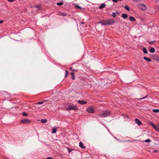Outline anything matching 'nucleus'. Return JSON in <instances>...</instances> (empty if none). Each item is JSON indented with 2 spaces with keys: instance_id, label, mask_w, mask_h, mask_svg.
Returning <instances> with one entry per match:
<instances>
[{
  "instance_id": "37",
  "label": "nucleus",
  "mask_w": 159,
  "mask_h": 159,
  "mask_svg": "<svg viewBox=\"0 0 159 159\" xmlns=\"http://www.w3.org/2000/svg\"><path fill=\"white\" fill-rule=\"evenodd\" d=\"M4 158L5 159H10L8 157H7V156L5 157Z\"/></svg>"
},
{
  "instance_id": "28",
  "label": "nucleus",
  "mask_w": 159,
  "mask_h": 159,
  "mask_svg": "<svg viewBox=\"0 0 159 159\" xmlns=\"http://www.w3.org/2000/svg\"><path fill=\"white\" fill-rule=\"evenodd\" d=\"M22 115L24 116H26L28 115V114L25 112H23Z\"/></svg>"
},
{
  "instance_id": "26",
  "label": "nucleus",
  "mask_w": 159,
  "mask_h": 159,
  "mask_svg": "<svg viewBox=\"0 0 159 159\" xmlns=\"http://www.w3.org/2000/svg\"><path fill=\"white\" fill-rule=\"evenodd\" d=\"M66 74L65 75V77H66L69 74V72L67 70H65Z\"/></svg>"
},
{
  "instance_id": "36",
  "label": "nucleus",
  "mask_w": 159,
  "mask_h": 159,
  "mask_svg": "<svg viewBox=\"0 0 159 159\" xmlns=\"http://www.w3.org/2000/svg\"><path fill=\"white\" fill-rule=\"evenodd\" d=\"M116 14H117L118 15H120V13L118 11H116Z\"/></svg>"
},
{
  "instance_id": "46",
  "label": "nucleus",
  "mask_w": 159,
  "mask_h": 159,
  "mask_svg": "<svg viewBox=\"0 0 159 159\" xmlns=\"http://www.w3.org/2000/svg\"><path fill=\"white\" fill-rule=\"evenodd\" d=\"M158 126L159 127V124H158Z\"/></svg>"
},
{
  "instance_id": "15",
  "label": "nucleus",
  "mask_w": 159,
  "mask_h": 159,
  "mask_svg": "<svg viewBox=\"0 0 159 159\" xmlns=\"http://www.w3.org/2000/svg\"><path fill=\"white\" fill-rule=\"evenodd\" d=\"M41 122L42 123H46L47 122V120L46 119H42L41 120Z\"/></svg>"
},
{
  "instance_id": "7",
  "label": "nucleus",
  "mask_w": 159,
  "mask_h": 159,
  "mask_svg": "<svg viewBox=\"0 0 159 159\" xmlns=\"http://www.w3.org/2000/svg\"><path fill=\"white\" fill-rule=\"evenodd\" d=\"M135 122L139 126H140L142 124L141 122L138 119L136 118L135 120Z\"/></svg>"
},
{
  "instance_id": "45",
  "label": "nucleus",
  "mask_w": 159,
  "mask_h": 159,
  "mask_svg": "<svg viewBox=\"0 0 159 159\" xmlns=\"http://www.w3.org/2000/svg\"><path fill=\"white\" fill-rule=\"evenodd\" d=\"M75 71V70H73V71Z\"/></svg>"
},
{
  "instance_id": "5",
  "label": "nucleus",
  "mask_w": 159,
  "mask_h": 159,
  "mask_svg": "<svg viewBox=\"0 0 159 159\" xmlns=\"http://www.w3.org/2000/svg\"><path fill=\"white\" fill-rule=\"evenodd\" d=\"M138 7L140 9H141L143 10H145L146 9V6L143 4H139Z\"/></svg>"
},
{
  "instance_id": "6",
  "label": "nucleus",
  "mask_w": 159,
  "mask_h": 159,
  "mask_svg": "<svg viewBox=\"0 0 159 159\" xmlns=\"http://www.w3.org/2000/svg\"><path fill=\"white\" fill-rule=\"evenodd\" d=\"M30 120L27 119H23L21 120V123L23 124H27L30 123Z\"/></svg>"
},
{
  "instance_id": "25",
  "label": "nucleus",
  "mask_w": 159,
  "mask_h": 159,
  "mask_svg": "<svg viewBox=\"0 0 159 159\" xmlns=\"http://www.w3.org/2000/svg\"><path fill=\"white\" fill-rule=\"evenodd\" d=\"M124 8H125V9H126V10H127V11H129L130 10V9H129V7H128V6H125L124 7Z\"/></svg>"
},
{
  "instance_id": "42",
  "label": "nucleus",
  "mask_w": 159,
  "mask_h": 159,
  "mask_svg": "<svg viewBox=\"0 0 159 159\" xmlns=\"http://www.w3.org/2000/svg\"><path fill=\"white\" fill-rule=\"evenodd\" d=\"M153 43V42H149V43L150 44Z\"/></svg>"
},
{
  "instance_id": "11",
  "label": "nucleus",
  "mask_w": 159,
  "mask_h": 159,
  "mask_svg": "<svg viewBox=\"0 0 159 159\" xmlns=\"http://www.w3.org/2000/svg\"><path fill=\"white\" fill-rule=\"evenodd\" d=\"M46 101H47V100H44L43 101H42L39 102H38L36 103V104H38V105L42 104L43 103H44Z\"/></svg>"
},
{
  "instance_id": "19",
  "label": "nucleus",
  "mask_w": 159,
  "mask_h": 159,
  "mask_svg": "<svg viewBox=\"0 0 159 159\" xmlns=\"http://www.w3.org/2000/svg\"><path fill=\"white\" fill-rule=\"evenodd\" d=\"M143 52L146 54L148 53V51L147 49L145 48H144L143 49Z\"/></svg>"
},
{
  "instance_id": "2",
  "label": "nucleus",
  "mask_w": 159,
  "mask_h": 159,
  "mask_svg": "<svg viewBox=\"0 0 159 159\" xmlns=\"http://www.w3.org/2000/svg\"><path fill=\"white\" fill-rule=\"evenodd\" d=\"M66 106L68 107L66 108V110L67 111L71 110L77 111L78 109V108L76 106L73 104L71 105L70 103H67Z\"/></svg>"
},
{
  "instance_id": "35",
  "label": "nucleus",
  "mask_w": 159,
  "mask_h": 159,
  "mask_svg": "<svg viewBox=\"0 0 159 159\" xmlns=\"http://www.w3.org/2000/svg\"><path fill=\"white\" fill-rule=\"evenodd\" d=\"M75 7H77V8H80V9L81 8V7H80V6H78V5H76Z\"/></svg>"
},
{
  "instance_id": "12",
  "label": "nucleus",
  "mask_w": 159,
  "mask_h": 159,
  "mask_svg": "<svg viewBox=\"0 0 159 159\" xmlns=\"http://www.w3.org/2000/svg\"><path fill=\"white\" fill-rule=\"evenodd\" d=\"M121 17L124 19H126L128 17V15L126 14H122Z\"/></svg>"
},
{
  "instance_id": "31",
  "label": "nucleus",
  "mask_w": 159,
  "mask_h": 159,
  "mask_svg": "<svg viewBox=\"0 0 159 159\" xmlns=\"http://www.w3.org/2000/svg\"><path fill=\"white\" fill-rule=\"evenodd\" d=\"M112 16L114 17H115L116 16V13H114V12H113L112 13Z\"/></svg>"
},
{
  "instance_id": "33",
  "label": "nucleus",
  "mask_w": 159,
  "mask_h": 159,
  "mask_svg": "<svg viewBox=\"0 0 159 159\" xmlns=\"http://www.w3.org/2000/svg\"><path fill=\"white\" fill-rule=\"evenodd\" d=\"M155 129V130L156 131H158V132H159V129L158 127H157V128H156V129Z\"/></svg>"
},
{
  "instance_id": "29",
  "label": "nucleus",
  "mask_w": 159,
  "mask_h": 159,
  "mask_svg": "<svg viewBox=\"0 0 159 159\" xmlns=\"http://www.w3.org/2000/svg\"><path fill=\"white\" fill-rule=\"evenodd\" d=\"M63 5V3L62 2H58L57 3V5L58 6L62 5Z\"/></svg>"
},
{
  "instance_id": "43",
  "label": "nucleus",
  "mask_w": 159,
  "mask_h": 159,
  "mask_svg": "<svg viewBox=\"0 0 159 159\" xmlns=\"http://www.w3.org/2000/svg\"><path fill=\"white\" fill-rule=\"evenodd\" d=\"M157 126L155 128H154V129H156V128H157Z\"/></svg>"
},
{
  "instance_id": "40",
  "label": "nucleus",
  "mask_w": 159,
  "mask_h": 159,
  "mask_svg": "<svg viewBox=\"0 0 159 159\" xmlns=\"http://www.w3.org/2000/svg\"><path fill=\"white\" fill-rule=\"evenodd\" d=\"M3 22V21L2 20H0V24L2 23Z\"/></svg>"
},
{
  "instance_id": "38",
  "label": "nucleus",
  "mask_w": 159,
  "mask_h": 159,
  "mask_svg": "<svg viewBox=\"0 0 159 159\" xmlns=\"http://www.w3.org/2000/svg\"><path fill=\"white\" fill-rule=\"evenodd\" d=\"M112 1L115 2H117V0H112Z\"/></svg>"
},
{
  "instance_id": "9",
  "label": "nucleus",
  "mask_w": 159,
  "mask_h": 159,
  "mask_svg": "<svg viewBox=\"0 0 159 159\" xmlns=\"http://www.w3.org/2000/svg\"><path fill=\"white\" fill-rule=\"evenodd\" d=\"M79 146L82 148L84 149L86 147L84 145L83 143L82 142H80L79 143Z\"/></svg>"
},
{
  "instance_id": "44",
  "label": "nucleus",
  "mask_w": 159,
  "mask_h": 159,
  "mask_svg": "<svg viewBox=\"0 0 159 159\" xmlns=\"http://www.w3.org/2000/svg\"><path fill=\"white\" fill-rule=\"evenodd\" d=\"M157 1H159V0H156Z\"/></svg>"
},
{
  "instance_id": "14",
  "label": "nucleus",
  "mask_w": 159,
  "mask_h": 159,
  "mask_svg": "<svg viewBox=\"0 0 159 159\" xmlns=\"http://www.w3.org/2000/svg\"><path fill=\"white\" fill-rule=\"evenodd\" d=\"M57 131V129L56 127H54L52 129V133H55Z\"/></svg>"
},
{
  "instance_id": "17",
  "label": "nucleus",
  "mask_w": 159,
  "mask_h": 159,
  "mask_svg": "<svg viewBox=\"0 0 159 159\" xmlns=\"http://www.w3.org/2000/svg\"><path fill=\"white\" fill-rule=\"evenodd\" d=\"M71 79L74 80L75 79L74 73L72 72L71 73Z\"/></svg>"
},
{
  "instance_id": "1",
  "label": "nucleus",
  "mask_w": 159,
  "mask_h": 159,
  "mask_svg": "<svg viewBox=\"0 0 159 159\" xmlns=\"http://www.w3.org/2000/svg\"><path fill=\"white\" fill-rule=\"evenodd\" d=\"M115 22L114 20L110 19H104L99 22V23L102 25H111L113 24Z\"/></svg>"
},
{
  "instance_id": "34",
  "label": "nucleus",
  "mask_w": 159,
  "mask_h": 159,
  "mask_svg": "<svg viewBox=\"0 0 159 159\" xmlns=\"http://www.w3.org/2000/svg\"><path fill=\"white\" fill-rule=\"evenodd\" d=\"M44 159H53V158L51 157H47L46 158Z\"/></svg>"
},
{
  "instance_id": "23",
  "label": "nucleus",
  "mask_w": 159,
  "mask_h": 159,
  "mask_svg": "<svg viewBox=\"0 0 159 159\" xmlns=\"http://www.w3.org/2000/svg\"><path fill=\"white\" fill-rule=\"evenodd\" d=\"M148 95H146V96H145L144 97H143V98H142L138 99V100L143 99H145V98H147L148 97Z\"/></svg>"
},
{
  "instance_id": "39",
  "label": "nucleus",
  "mask_w": 159,
  "mask_h": 159,
  "mask_svg": "<svg viewBox=\"0 0 159 159\" xmlns=\"http://www.w3.org/2000/svg\"><path fill=\"white\" fill-rule=\"evenodd\" d=\"M69 69L71 70H72V71H73V70L72 69V68L71 67H70V68H69Z\"/></svg>"
},
{
  "instance_id": "16",
  "label": "nucleus",
  "mask_w": 159,
  "mask_h": 159,
  "mask_svg": "<svg viewBox=\"0 0 159 159\" xmlns=\"http://www.w3.org/2000/svg\"><path fill=\"white\" fill-rule=\"evenodd\" d=\"M105 7V4H102L99 7L100 9H102Z\"/></svg>"
},
{
  "instance_id": "24",
  "label": "nucleus",
  "mask_w": 159,
  "mask_h": 159,
  "mask_svg": "<svg viewBox=\"0 0 159 159\" xmlns=\"http://www.w3.org/2000/svg\"><path fill=\"white\" fill-rule=\"evenodd\" d=\"M144 141V142H145L146 143H149L150 142H151V140L150 139H148L145 140Z\"/></svg>"
},
{
  "instance_id": "3",
  "label": "nucleus",
  "mask_w": 159,
  "mask_h": 159,
  "mask_svg": "<svg viewBox=\"0 0 159 159\" xmlns=\"http://www.w3.org/2000/svg\"><path fill=\"white\" fill-rule=\"evenodd\" d=\"M111 114V113L110 111L107 110L103 111L102 113H100L98 114V115L100 117L103 118L108 116L110 115Z\"/></svg>"
},
{
  "instance_id": "30",
  "label": "nucleus",
  "mask_w": 159,
  "mask_h": 159,
  "mask_svg": "<svg viewBox=\"0 0 159 159\" xmlns=\"http://www.w3.org/2000/svg\"><path fill=\"white\" fill-rule=\"evenodd\" d=\"M122 116H124L127 119H128L129 118V117L128 115H125L124 114H123Z\"/></svg>"
},
{
  "instance_id": "21",
  "label": "nucleus",
  "mask_w": 159,
  "mask_h": 159,
  "mask_svg": "<svg viewBox=\"0 0 159 159\" xmlns=\"http://www.w3.org/2000/svg\"><path fill=\"white\" fill-rule=\"evenodd\" d=\"M152 111L155 113L159 112V110L157 109H154L152 110Z\"/></svg>"
},
{
  "instance_id": "22",
  "label": "nucleus",
  "mask_w": 159,
  "mask_h": 159,
  "mask_svg": "<svg viewBox=\"0 0 159 159\" xmlns=\"http://www.w3.org/2000/svg\"><path fill=\"white\" fill-rule=\"evenodd\" d=\"M69 153H70L73 150V149L72 148H70L68 147L67 148Z\"/></svg>"
},
{
  "instance_id": "10",
  "label": "nucleus",
  "mask_w": 159,
  "mask_h": 159,
  "mask_svg": "<svg viewBox=\"0 0 159 159\" xmlns=\"http://www.w3.org/2000/svg\"><path fill=\"white\" fill-rule=\"evenodd\" d=\"M143 58L144 60H145L146 61L148 62H151L152 61L149 58L147 57H144Z\"/></svg>"
},
{
  "instance_id": "4",
  "label": "nucleus",
  "mask_w": 159,
  "mask_h": 159,
  "mask_svg": "<svg viewBox=\"0 0 159 159\" xmlns=\"http://www.w3.org/2000/svg\"><path fill=\"white\" fill-rule=\"evenodd\" d=\"M87 111L89 113H93L95 112V109L93 107L90 106L87 108Z\"/></svg>"
},
{
  "instance_id": "41",
  "label": "nucleus",
  "mask_w": 159,
  "mask_h": 159,
  "mask_svg": "<svg viewBox=\"0 0 159 159\" xmlns=\"http://www.w3.org/2000/svg\"><path fill=\"white\" fill-rule=\"evenodd\" d=\"M81 24H84V22H81Z\"/></svg>"
},
{
  "instance_id": "20",
  "label": "nucleus",
  "mask_w": 159,
  "mask_h": 159,
  "mask_svg": "<svg viewBox=\"0 0 159 159\" xmlns=\"http://www.w3.org/2000/svg\"><path fill=\"white\" fill-rule=\"evenodd\" d=\"M58 15L61 16H66V14L65 13H62L61 12H59L58 13Z\"/></svg>"
},
{
  "instance_id": "13",
  "label": "nucleus",
  "mask_w": 159,
  "mask_h": 159,
  "mask_svg": "<svg viewBox=\"0 0 159 159\" xmlns=\"http://www.w3.org/2000/svg\"><path fill=\"white\" fill-rule=\"evenodd\" d=\"M129 19L131 21H134L135 20V19L132 16H131L129 17Z\"/></svg>"
},
{
  "instance_id": "18",
  "label": "nucleus",
  "mask_w": 159,
  "mask_h": 159,
  "mask_svg": "<svg viewBox=\"0 0 159 159\" xmlns=\"http://www.w3.org/2000/svg\"><path fill=\"white\" fill-rule=\"evenodd\" d=\"M150 52L152 53H154L155 52V49L153 48H151L150 49Z\"/></svg>"
},
{
  "instance_id": "32",
  "label": "nucleus",
  "mask_w": 159,
  "mask_h": 159,
  "mask_svg": "<svg viewBox=\"0 0 159 159\" xmlns=\"http://www.w3.org/2000/svg\"><path fill=\"white\" fill-rule=\"evenodd\" d=\"M40 7H41V5H37L35 7L37 8H38V9H39V8Z\"/></svg>"
},
{
  "instance_id": "8",
  "label": "nucleus",
  "mask_w": 159,
  "mask_h": 159,
  "mask_svg": "<svg viewBox=\"0 0 159 159\" xmlns=\"http://www.w3.org/2000/svg\"><path fill=\"white\" fill-rule=\"evenodd\" d=\"M78 102L79 103L82 104L84 105L87 103V102L85 101L82 100H79L78 101Z\"/></svg>"
},
{
  "instance_id": "27",
  "label": "nucleus",
  "mask_w": 159,
  "mask_h": 159,
  "mask_svg": "<svg viewBox=\"0 0 159 159\" xmlns=\"http://www.w3.org/2000/svg\"><path fill=\"white\" fill-rule=\"evenodd\" d=\"M151 125L154 128L157 125L154 124L152 123H151Z\"/></svg>"
}]
</instances>
